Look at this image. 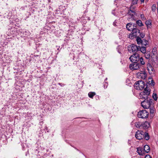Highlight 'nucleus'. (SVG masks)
<instances>
[{"label": "nucleus", "instance_id": "nucleus-1", "mask_svg": "<svg viewBox=\"0 0 158 158\" xmlns=\"http://www.w3.org/2000/svg\"><path fill=\"white\" fill-rule=\"evenodd\" d=\"M154 102V100L152 99H144L141 102V106L144 109H148L153 106Z\"/></svg>", "mask_w": 158, "mask_h": 158}, {"label": "nucleus", "instance_id": "nucleus-2", "mask_svg": "<svg viewBox=\"0 0 158 158\" xmlns=\"http://www.w3.org/2000/svg\"><path fill=\"white\" fill-rule=\"evenodd\" d=\"M155 49H153L152 51L153 55H152L151 56L152 59V64L153 66L155 67H157L158 65V59L157 56L156 55V53L155 51Z\"/></svg>", "mask_w": 158, "mask_h": 158}, {"label": "nucleus", "instance_id": "nucleus-3", "mask_svg": "<svg viewBox=\"0 0 158 158\" xmlns=\"http://www.w3.org/2000/svg\"><path fill=\"white\" fill-rule=\"evenodd\" d=\"M150 90L148 87L144 89V90L140 93L139 97L141 98L147 99L148 98V96L150 94Z\"/></svg>", "mask_w": 158, "mask_h": 158}, {"label": "nucleus", "instance_id": "nucleus-4", "mask_svg": "<svg viewBox=\"0 0 158 158\" xmlns=\"http://www.w3.org/2000/svg\"><path fill=\"white\" fill-rule=\"evenodd\" d=\"M134 86L136 89L141 90L143 89L144 87V83L142 81H139L135 82Z\"/></svg>", "mask_w": 158, "mask_h": 158}, {"label": "nucleus", "instance_id": "nucleus-5", "mask_svg": "<svg viewBox=\"0 0 158 158\" xmlns=\"http://www.w3.org/2000/svg\"><path fill=\"white\" fill-rule=\"evenodd\" d=\"M131 62L138 63L139 61L140 56L138 54H134L129 58Z\"/></svg>", "mask_w": 158, "mask_h": 158}, {"label": "nucleus", "instance_id": "nucleus-6", "mask_svg": "<svg viewBox=\"0 0 158 158\" xmlns=\"http://www.w3.org/2000/svg\"><path fill=\"white\" fill-rule=\"evenodd\" d=\"M148 113L145 110H143L138 112V116L139 118H147L148 116Z\"/></svg>", "mask_w": 158, "mask_h": 158}, {"label": "nucleus", "instance_id": "nucleus-7", "mask_svg": "<svg viewBox=\"0 0 158 158\" xmlns=\"http://www.w3.org/2000/svg\"><path fill=\"white\" fill-rule=\"evenodd\" d=\"M132 63L129 66V68L132 70H137L141 67V64L139 63Z\"/></svg>", "mask_w": 158, "mask_h": 158}, {"label": "nucleus", "instance_id": "nucleus-8", "mask_svg": "<svg viewBox=\"0 0 158 158\" xmlns=\"http://www.w3.org/2000/svg\"><path fill=\"white\" fill-rule=\"evenodd\" d=\"M147 74L145 71H141L137 73L138 78L142 79H145L147 77Z\"/></svg>", "mask_w": 158, "mask_h": 158}, {"label": "nucleus", "instance_id": "nucleus-9", "mask_svg": "<svg viewBox=\"0 0 158 158\" xmlns=\"http://www.w3.org/2000/svg\"><path fill=\"white\" fill-rule=\"evenodd\" d=\"M143 134V131L138 130L135 133V137L137 139L140 140L144 137Z\"/></svg>", "mask_w": 158, "mask_h": 158}, {"label": "nucleus", "instance_id": "nucleus-10", "mask_svg": "<svg viewBox=\"0 0 158 158\" xmlns=\"http://www.w3.org/2000/svg\"><path fill=\"white\" fill-rule=\"evenodd\" d=\"M131 49H130V51H131L134 54H137L136 52L138 51H139V46H137L136 45L132 44L131 46Z\"/></svg>", "mask_w": 158, "mask_h": 158}, {"label": "nucleus", "instance_id": "nucleus-11", "mask_svg": "<svg viewBox=\"0 0 158 158\" xmlns=\"http://www.w3.org/2000/svg\"><path fill=\"white\" fill-rule=\"evenodd\" d=\"M147 68L149 73H152L154 71L153 68L150 63L148 64Z\"/></svg>", "mask_w": 158, "mask_h": 158}, {"label": "nucleus", "instance_id": "nucleus-12", "mask_svg": "<svg viewBox=\"0 0 158 158\" xmlns=\"http://www.w3.org/2000/svg\"><path fill=\"white\" fill-rule=\"evenodd\" d=\"M150 127L149 123L147 121L142 123V128L144 129L148 128Z\"/></svg>", "mask_w": 158, "mask_h": 158}, {"label": "nucleus", "instance_id": "nucleus-13", "mask_svg": "<svg viewBox=\"0 0 158 158\" xmlns=\"http://www.w3.org/2000/svg\"><path fill=\"white\" fill-rule=\"evenodd\" d=\"M134 36H135L137 35V34L140 33V31L138 29H137L135 27V28H133V29L131 30Z\"/></svg>", "mask_w": 158, "mask_h": 158}, {"label": "nucleus", "instance_id": "nucleus-14", "mask_svg": "<svg viewBox=\"0 0 158 158\" xmlns=\"http://www.w3.org/2000/svg\"><path fill=\"white\" fill-rule=\"evenodd\" d=\"M137 152L140 155H143L145 154L143 149L139 147L137 148Z\"/></svg>", "mask_w": 158, "mask_h": 158}, {"label": "nucleus", "instance_id": "nucleus-15", "mask_svg": "<svg viewBox=\"0 0 158 158\" xmlns=\"http://www.w3.org/2000/svg\"><path fill=\"white\" fill-rule=\"evenodd\" d=\"M131 9V7L130 10L128 13V15H131V18L133 19L134 18V16L136 14V13L135 10H132Z\"/></svg>", "mask_w": 158, "mask_h": 158}, {"label": "nucleus", "instance_id": "nucleus-16", "mask_svg": "<svg viewBox=\"0 0 158 158\" xmlns=\"http://www.w3.org/2000/svg\"><path fill=\"white\" fill-rule=\"evenodd\" d=\"M134 27L132 24L128 23L126 25V28L128 31H131Z\"/></svg>", "mask_w": 158, "mask_h": 158}, {"label": "nucleus", "instance_id": "nucleus-17", "mask_svg": "<svg viewBox=\"0 0 158 158\" xmlns=\"http://www.w3.org/2000/svg\"><path fill=\"white\" fill-rule=\"evenodd\" d=\"M145 24L146 25L148 28H150L152 27V21L151 20H148L146 21Z\"/></svg>", "mask_w": 158, "mask_h": 158}, {"label": "nucleus", "instance_id": "nucleus-18", "mask_svg": "<svg viewBox=\"0 0 158 158\" xmlns=\"http://www.w3.org/2000/svg\"><path fill=\"white\" fill-rule=\"evenodd\" d=\"M139 51H140L143 53L144 54L146 52V47L144 46H142V47H140L139 46Z\"/></svg>", "mask_w": 158, "mask_h": 158}, {"label": "nucleus", "instance_id": "nucleus-19", "mask_svg": "<svg viewBox=\"0 0 158 158\" xmlns=\"http://www.w3.org/2000/svg\"><path fill=\"white\" fill-rule=\"evenodd\" d=\"M143 150L145 152L148 153L150 151V148L148 145H146L144 147Z\"/></svg>", "mask_w": 158, "mask_h": 158}, {"label": "nucleus", "instance_id": "nucleus-20", "mask_svg": "<svg viewBox=\"0 0 158 158\" xmlns=\"http://www.w3.org/2000/svg\"><path fill=\"white\" fill-rule=\"evenodd\" d=\"M142 123L140 122H138L135 123V125L136 127L138 128H140L141 127H142Z\"/></svg>", "mask_w": 158, "mask_h": 158}, {"label": "nucleus", "instance_id": "nucleus-21", "mask_svg": "<svg viewBox=\"0 0 158 158\" xmlns=\"http://www.w3.org/2000/svg\"><path fill=\"white\" fill-rule=\"evenodd\" d=\"M141 44L142 46H146V45H148V42L145 40L143 39L142 41L141 42Z\"/></svg>", "mask_w": 158, "mask_h": 158}, {"label": "nucleus", "instance_id": "nucleus-22", "mask_svg": "<svg viewBox=\"0 0 158 158\" xmlns=\"http://www.w3.org/2000/svg\"><path fill=\"white\" fill-rule=\"evenodd\" d=\"M143 136H144V137L143 138L147 140H148L149 139V136L148 133L145 132L144 133L143 132Z\"/></svg>", "mask_w": 158, "mask_h": 158}, {"label": "nucleus", "instance_id": "nucleus-23", "mask_svg": "<svg viewBox=\"0 0 158 158\" xmlns=\"http://www.w3.org/2000/svg\"><path fill=\"white\" fill-rule=\"evenodd\" d=\"M95 93L94 92H89L88 93L89 97L92 98H93V97L95 95Z\"/></svg>", "mask_w": 158, "mask_h": 158}, {"label": "nucleus", "instance_id": "nucleus-24", "mask_svg": "<svg viewBox=\"0 0 158 158\" xmlns=\"http://www.w3.org/2000/svg\"><path fill=\"white\" fill-rule=\"evenodd\" d=\"M149 84L151 85L154 86L155 85V83L153 81V80L151 78H149Z\"/></svg>", "mask_w": 158, "mask_h": 158}, {"label": "nucleus", "instance_id": "nucleus-25", "mask_svg": "<svg viewBox=\"0 0 158 158\" xmlns=\"http://www.w3.org/2000/svg\"><path fill=\"white\" fill-rule=\"evenodd\" d=\"M144 54L145 57L146 59H149L150 57V54L148 52H146V53H145Z\"/></svg>", "mask_w": 158, "mask_h": 158}, {"label": "nucleus", "instance_id": "nucleus-26", "mask_svg": "<svg viewBox=\"0 0 158 158\" xmlns=\"http://www.w3.org/2000/svg\"><path fill=\"white\" fill-rule=\"evenodd\" d=\"M139 61H140L141 64L143 65L145 64V62L142 57H140Z\"/></svg>", "mask_w": 158, "mask_h": 158}, {"label": "nucleus", "instance_id": "nucleus-27", "mask_svg": "<svg viewBox=\"0 0 158 158\" xmlns=\"http://www.w3.org/2000/svg\"><path fill=\"white\" fill-rule=\"evenodd\" d=\"M136 41L138 44H141V42L142 41V40L140 38L137 37L136 39Z\"/></svg>", "mask_w": 158, "mask_h": 158}, {"label": "nucleus", "instance_id": "nucleus-28", "mask_svg": "<svg viewBox=\"0 0 158 158\" xmlns=\"http://www.w3.org/2000/svg\"><path fill=\"white\" fill-rule=\"evenodd\" d=\"M136 23V24L139 26H143V24L140 20H139L137 21Z\"/></svg>", "mask_w": 158, "mask_h": 158}, {"label": "nucleus", "instance_id": "nucleus-29", "mask_svg": "<svg viewBox=\"0 0 158 158\" xmlns=\"http://www.w3.org/2000/svg\"><path fill=\"white\" fill-rule=\"evenodd\" d=\"M148 109H150V112L151 114L154 113L155 108H153V106H152L151 107H150Z\"/></svg>", "mask_w": 158, "mask_h": 158}, {"label": "nucleus", "instance_id": "nucleus-30", "mask_svg": "<svg viewBox=\"0 0 158 158\" xmlns=\"http://www.w3.org/2000/svg\"><path fill=\"white\" fill-rule=\"evenodd\" d=\"M152 97L156 101L157 100L158 97L157 95L156 94L153 93V94Z\"/></svg>", "mask_w": 158, "mask_h": 158}, {"label": "nucleus", "instance_id": "nucleus-31", "mask_svg": "<svg viewBox=\"0 0 158 158\" xmlns=\"http://www.w3.org/2000/svg\"><path fill=\"white\" fill-rule=\"evenodd\" d=\"M123 34V32L122 31H120L118 33L119 37L120 39L122 38V37Z\"/></svg>", "mask_w": 158, "mask_h": 158}, {"label": "nucleus", "instance_id": "nucleus-32", "mask_svg": "<svg viewBox=\"0 0 158 158\" xmlns=\"http://www.w3.org/2000/svg\"><path fill=\"white\" fill-rule=\"evenodd\" d=\"M152 10L153 11H155L156 9V6L155 4H153L152 6Z\"/></svg>", "mask_w": 158, "mask_h": 158}, {"label": "nucleus", "instance_id": "nucleus-33", "mask_svg": "<svg viewBox=\"0 0 158 158\" xmlns=\"http://www.w3.org/2000/svg\"><path fill=\"white\" fill-rule=\"evenodd\" d=\"M138 0H132V3L135 5L137 3Z\"/></svg>", "mask_w": 158, "mask_h": 158}, {"label": "nucleus", "instance_id": "nucleus-34", "mask_svg": "<svg viewBox=\"0 0 158 158\" xmlns=\"http://www.w3.org/2000/svg\"><path fill=\"white\" fill-rule=\"evenodd\" d=\"M116 12V10H113L112 11V14L114 15L117 16Z\"/></svg>", "mask_w": 158, "mask_h": 158}, {"label": "nucleus", "instance_id": "nucleus-35", "mask_svg": "<svg viewBox=\"0 0 158 158\" xmlns=\"http://www.w3.org/2000/svg\"><path fill=\"white\" fill-rule=\"evenodd\" d=\"M139 35L142 38H143L144 36V34L143 33H139Z\"/></svg>", "mask_w": 158, "mask_h": 158}, {"label": "nucleus", "instance_id": "nucleus-36", "mask_svg": "<svg viewBox=\"0 0 158 158\" xmlns=\"http://www.w3.org/2000/svg\"><path fill=\"white\" fill-rule=\"evenodd\" d=\"M107 85H108V83H107V82H105V84H104V88L105 89V88H107Z\"/></svg>", "mask_w": 158, "mask_h": 158}, {"label": "nucleus", "instance_id": "nucleus-37", "mask_svg": "<svg viewBox=\"0 0 158 158\" xmlns=\"http://www.w3.org/2000/svg\"><path fill=\"white\" fill-rule=\"evenodd\" d=\"M145 158H152V157L149 155H146L145 156Z\"/></svg>", "mask_w": 158, "mask_h": 158}, {"label": "nucleus", "instance_id": "nucleus-38", "mask_svg": "<svg viewBox=\"0 0 158 158\" xmlns=\"http://www.w3.org/2000/svg\"><path fill=\"white\" fill-rule=\"evenodd\" d=\"M45 129L48 132H49V131L48 130V128L47 126H45Z\"/></svg>", "mask_w": 158, "mask_h": 158}, {"label": "nucleus", "instance_id": "nucleus-39", "mask_svg": "<svg viewBox=\"0 0 158 158\" xmlns=\"http://www.w3.org/2000/svg\"><path fill=\"white\" fill-rule=\"evenodd\" d=\"M43 123V122L42 121H40V122L39 124H40V125H42Z\"/></svg>", "mask_w": 158, "mask_h": 158}, {"label": "nucleus", "instance_id": "nucleus-40", "mask_svg": "<svg viewBox=\"0 0 158 158\" xmlns=\"http://www.w3.org/2000/svg\"><path fill=\"white\" fill-rule=\"evenodd\" d=\"M140 1L141 2H144V0H140Z\"/></svg>", "mask_w": 158, "mask_h": 158}, {"label": "nucleus", "instance_id": "nucleus-41", "mask_svg": "<svg viewBox=\"0 0 158 158\" xmlns=\"http://www.w3.org/2000/svg\"><path fill=\"white\" fill-rule=\"evenodd\" d=\"M157 12L158 14V2H157Z\"/></svg>", "mask_w": 158, "mask_h": 158}, {"label": "nucleus", "instance_id": "nucleus-42", "mask_svg": "<svg viewBox=\"0 0 158 158\" xmlns=\"http://www.w3.org/2000/svg\"><path fill=\"white\" fill-rule=\"evenodd\" d=\"M113 24H114V26H116V24L115 23V22H114Z\"/></svg>", "mask_w": 158, "mask_h": 158}, {"label": "nucleus", "instance_id": "nucleus-43", "mask_svg": "<svg viewBox=\"0 0 158 158\" xmlns=\"http://www.w3.org/2000/svg\"><path fill=\"white\" fill-rule=\"evenodd\" d=\"M118 52H119V53H121V52L120 51H119V50H118Z\"/></svg>", "mask_w": 158, "mask_h": 158}, {"label": "nucleus", "instance_id": "nucleus-44", "mask_svg": "<svg viewBox=\"0 0 158 158\" xmlns=\"http://www.w3.org/2000/svg\"><path fill=\"white\" fill-rule=\"evenodd\" d=\"M107 78H106L105 80V81H106L107 80Z\"/></svg>", "mask_w": 158, "mask_h": 158}, {"label": "nucleus", "instance_id": "nucleus-45", "mask_svg": "<svg viewBox=\"0 0 158 158\" xmlns=\"http://www.w3.org/2000/svg\"><path fill=\"white\" fill-rule=\"evenodd\" d=\"M59 85H60V83H59Z\"/></svg>", "mask_w": 158, "mask_h": 158}]
</instances>
